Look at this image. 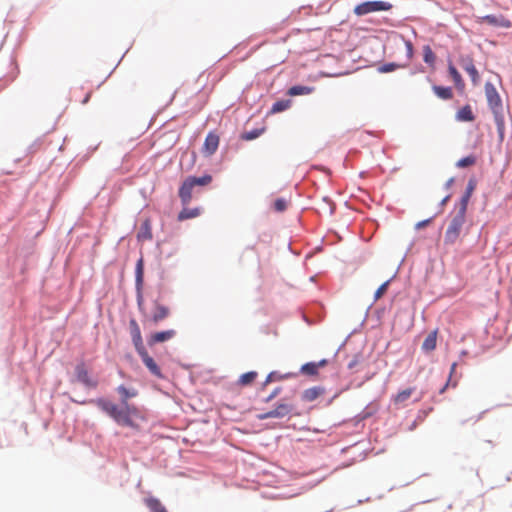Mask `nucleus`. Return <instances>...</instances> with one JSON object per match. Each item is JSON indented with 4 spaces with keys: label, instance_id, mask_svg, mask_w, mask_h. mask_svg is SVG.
Returning <instances> with one entry per match:
<instances>
[{
    "label": "nucleus",
    "instance_id": "f257e3e1",
    "mask_svg": "<svg viewBox=\"0 0 512 512\" xmlns=\"http://www.w3.org/2000/svg\"><path fill=\"white\" fill-rule=\"evenodd\" d=\"M108 414L118 425L128 426L139 430L136 420H145L140 410L134 405H123L122 408L104 398H98L90 401Z\"/></svg>",
    "mask_w": 512,
    "mask_h": 512
},
{
    "label": "nucleus",
    "instance_id": "f03ea898",
    "mask_svg": "<svg viewBox=\"0 0 512 512\" xmlns=\"http://www.w3.org/2000/svg\"><path fill=\"white\" fill-rule=\"evenodd\" d=\"M485 95L486 99L489 105V108L491 109L495 123L497 125V129L500 133L501 138L503 137L504 132V116H503V106H502V100L497 92L494 85L490 82H487L485 84Z\"/></svg>",
    "mask_w": 512,
    "mask_h": 512
},
{
    "label": "nucleus",
    "instance_id": "7ed1b4c3",
    "mask_svg": "<svg viewBox=\"0 0 512 512\" xmlns=\"http://www.w3.org/2000/svg\"><path fill=\"white\" fill-rule=\"evenodd\" d=\"M212 182V176L206 174L202 177L190 176L184 180L179 188V198L181 203L186 206L192 199V192L196 186H207Z\"/></svg>",
    "mask_w": 512,
    "mask_h": 512
},
{
    "label": "nucleus",
    "instance_id": "20e7f679",
    "mask_svg": "<svg viewBox=\"0 0 512 512\" xmlns=\"http://www.w3.org/2000/svg\"><path fill=\"white\" fill-rule=\"evenodd\" d=\"M138 306L140 311L143 314V324L149 325V326H156L161 321L165 320L170 315V309L169 307L161 304L158 301H154L153 303V309L150 313L145 312L142 308V299H138Z\"/></svg>",
    "mask_w": 512,
    "mask_h": 512
},
{
    "label": "nucleus",
    "instance_id": "39448f33",
    "mask_svg": "<svg viewBox=\"0 0 512 512\" xmlns=\"http://www.w3.org/2000/svg\"><path fill=\"white\" fill-rule=\"evenodd\" d=\"M466 222V213L462 211H456L451 216V220L447 226L445 235H444V243L452 245L456 243L459 239L461 232L463 230L464 224Z\"/></svg>",
    "mask_w": 512,
    "mask_h": 512
},
{
    "label": "nucleus",
    "instance_id": "423d86ee",
    "mask_svg": "<svg viewBox=\"0 0 512 512\" xmlns=\"http://www.w3.org/2000/svg\"><path fill=\"white\" fill-rule=\"evenodd\" d=\"M392 7V4L386 1H366L356 5L353 11L357 16H364L373 12L388 11Z\"/></svg>",
    "mask_w": 512,
    "mask_h": 512
},
{
    "label": "nucleus",
    "instance_id": "0eeeda50",
    "mask_svg": "<svg viewBox=\"0 0 512 512\" xmlns=\"http://www.w3.org/2000/svg\"><path fill=\"white\" fill-rule=\"evenodd\" d=\"M75 375L77 381L88 388H96L98 386V381L90 376L84 363L76 365Z\"/></svg>",
    "mask_w": 512,
    "mask_h": 512
},
{
    "label": "nucleus",
    "instance_id": "6e6552de",
    "mask_svg": "<svg viewBox=\"0 0 512 512\" xmlns=\"http://www.w3.org/2000/svg\"><path fill=\"white\" fill-rule=\"evenodd\" d=\"M137 353L139 354L144 365L150 371L151 374H153L154 376H156L158 378L163 377L160 367L157 365L155 360L148 354L146 349L141 350Z\"/></svg>",
    "mask_w": 512,
    "mask_h": 512
},
{
    "label": "nucleus",
    "instance_id": "1a4fd4ad",
    "mask_svg": "<svg viewBox=\"0 0 512 512\" xmlns=\"http://www.w3.org/2000/svg\"><path fill=\"white\" fill-rule=\"evenodd\" d=\"M461 67L468 73L471 78V81L474 85H478L480 81V76L478 70L476 69L472 58L470 57H462L460 60Z\"/></svg>",
    "mask_w": 512,
    "mask_h": 512
},
{
    "label": "nucleus",
    "instance_id": "9d476101",
    "mask_svg": "<svg viewBox=\"0 0 512 512\" xmlns=\"http://www.w3.org/2000/svg\"><path fill=\"white\" fill-rule=\"evenodd\" d=\"M177 332L174 329L165 331H159L151 334L147 340L149 346H153L157 343H162L171 340L176 336Z\"/></svg>",
    "mask_w": 512,
    "mask_h": 512
},
{
    "label": "nucleus",
    "instance_id": "9b49d317",
    "mask_svg": "<svg viewBox=\"0 0 512 512\" xmlns=\"http://www.w3.org/2000/svg\"><path fill=\"white\" fill-rule=\"evenodd\" d=\"M129 327H130L132 342L135 346L136 351L139 352L141 350H144L145 347L143 345V339H142L140 327H139L138 323L136 322V320L131 319L129 322Z\"/></svg>",
    "mask_w": 512,
    "mask_h": 512
},
{
    "label": "nucleus",
    "instance_id": "f8f14e48",
    "mask_svg": "<svg viewBox=\"0 0 512 512\" xmlns=\"http://www.w3.org/2000/svg\"><path fill=\"white\" fill-rule=\"evenodd\" d=\"M219 146V136L213 132L208 133V135L205 138L204 145H203V152L211 156L216 152Z\"/></svg>",
    "mask_w": 512,
    "mask_h": 512
},
{
    "label": "nucleus",
    "instance_id": "ddd939ff",
    "mask_svg": "<svg viewBox=\"0 0 512 512\" xmlns=\"http://www.w3.org/2000/svg\"><path fill=\"white\" fill-rule=\"evenodd\" d=\"M328 364L326 359H322L319 362H308L301 366V373L309 376H315L318 374L319 368L325 367Z\"/></svg>",
    "mask_w": 512,
    "mask_h": 512
},
{
    "label": "nucleus",
    "instance_id": "4468645a",
    "mask_svg": "<svg viewBox=\"0 0 512 512\" xmlns=\"http://www.w3.org/2000/svg\"><path fill=\"white\" fill-rule=\"evenodd\" d=\"M475 187H476V183H475V181L473 179H471L468 182V185L466 187L465 193L461 197V200H460V203H459V206H458V209H457L458 211H462V212L466 213L469 200H470V198L472 196V193L475 190Z\"/></svg>",
    "mask_w": 512,
    "mask_h": 512
},
{
    "label": "nucleus",
    "instance_id": "2eb2a0df",
    "mask_svg": "<svg viewBox=\"0 0 512 512\" xmlns=\"http://www.w3.org/2000/svg\"><path fill=\"white\" fill-rule=\"evenodd\" d=\"M325 393V389L321 386L308 388L302 393V400L305 402H313Z\"/></svg>",
    "mask_w": 512,
    "mask_h": 512
},
{
    "label": "nucleus",
    "instance_id": "dca6fc26",
    "mask_svg": "<svg viewBox=\"0 0 512 512\" xmlns=\"http://www.w3.org/2000/svg\"><path fill=\"white\" fill-rule=\"evenodd\" d=\"M437 334H438V331L433 330L432 332H430L427 335V337L425 338V340L423 341V344H422V349L425 352H431V351L435 350L436 343H437Z\"/></svg>",
    "mask_w": 512,
    "mask_h": 512
},
{
    "label": "nucleus",
    "instance_id": "f3484780",
    "mask_svg": "<svg viewBox=\"0 0 512 512\" xmlns=\"http://www.w3.org/2000/svg\"><path fill=\"white\" fill-rule=\"evenodd\" d=\"M138 240L145 241L152 239V230H151V222L149 219H146L139 229L137 234Z\"/></svg>",
    "mask_w": 512,
    "mask_h": 512
},
{
    "label": "nucleus",
    "instance_id": "a211bd4d",
    "mask_svg": "<svg viewBox=\"0 0 512 512\" xmlns=\"http://www.w3.org/2000/svg\"><path fill=\"white\" fill-rule=\"evenodd\" d=\"M414 392V388H407L400 392H398L395 396H393V403L395 406H402L412 395Z\"/></svg>",
    "mask_w": 512,
    "mask_h": 512
},
{
    "label": "nucleus",
    "instance_id": "6ab92c4d",
    "mask_svg": "<svg viewBox=\"0 0 512 512\" xmlns=\"http://www.w3.org/2000/svg\"><path fill=\"white\" fill-rule=\"evenodd\" d=\"M459 121L472 122L475 120L474 113L470 105L463 106L456 114Z\"/></svg>",
    "mask_w": 512,
    "mask_h": 512
},
{
    "label": "nucleus",
    "instance_id": "aec40b11",
    "mask_svg": "<svg viewBox=\"0 0 512 512\" xmlns=\"http://www.w3.org/2000/svg\"><path fill=\"white\" fill-rule=\"evenodd\" d=\"M201 214V208L195 207V208H183L180 213L178 214V220L184 221L187 219L196 218Z\"/></svg>",
    "mask_w": 512,
    "mask_h": 512
},
{
    "label": "nucleus",
    "instance_id": "412c9836",
    "mask_svg": "<svg viewBox=\"0 0 512 512\" xmlns=\"http://www.w3.org/2000/svg\"><path fill=\"white\" fill-rule=\"evenodd\" d=\"M117 391L118 393L120 394L121 396V401H122V404L123 405H129L127 403V400L130 399V398H133L135 396H137V391L135 389H128L126 388L125 386L123 385H120L118 388H117Z\"/></svg>",
    "mask_w": 512,
    "mask_h": 512
},
{
    "label": "nucleus",
    "instance_id": "4be33fe9",
    "mask_svg": "<svg viewBox=\"0 0 512 512\" xmlns=\"http://www.w3.org/2000/svg\"><path fill=\"white\" fill-rule=\"evenodd\" d=\"M145 503L152 512H168L157 498L149 497L145 500Z\"/></svg>",
    "mask_w": 512,
    "mask_h": 512
},
{
    "label": "nucleus",
    "instance_id": "5701e85b",
    "mask_svg": "<svg viewBox=\"0 0 512 512\" xmlns=\"http://www.w3.org/2000/svg\"><path fill=\"white\" fill-rule=\"evenodd\" d=\"M313 91H314L313 87L296 85V86H292L291 88H289L288 95H290V96L308 95V94H311Z\"/></svg>",
    "mask_w": 512,
    "mask_h": 512
},
{
    "label": "nucleus",
    "instance_id": "b1692460",
    "mask_svg": "<svg viewBox=\"0 0 512 512\" xmlns=\"http://www.w3.org/2000/svg\"><path fill=\"white\" fill-rule=\"evenodd\" d=\"M484 20L489 23V24H492L494 26H501V27H510L511 26V23L509 20H506L505 18L503 17H496L494 15H487L484 17Z\"/></svg>",
    "mask_w": 512,
    "mask_h": 512
},
{
    "label": "nucleus",
    "instance_id": "393cba45",
    "mask_svg": "<svg viewBox=\"0 0 512 512\" xmlns=\"http://www.w3.org/2000/svg\"><path fill=\"white\" fill-rule=\"evenodd\" d=\"M434 93L441 99L449 100L453 97V91L450 87L433 86Z\"/></svg>",
    "mask_w": 512,
    "mask_h": 512
},
{
    "label": "nucleus",
    "instance_id": "a878e982",
    "mask_svg": "<svg viewBox=\"0 0 512 512\" xmlns=\"http://www.w3.org/2000/svg\"><path fill=\"white\" fill-rule=\"evenodd\" d=\"M448 72H449L452 80L454 81L455 86L458 89H463L464 88L463 79H462L460 73L457 71V69L452 64H450L448 66Z\"/></svg>",
    "mask_w": 512,
    "mask_h": 512
},
{
    "label": "nucleus",
    "instance_id": "bb28decb",
    "mask_svg": "<svg viewBox=\"0 0 512 512\" xmlns=\"http://www.w3.org/2000/svg\"><path fill=\"white\" fill-rule=\"evenodd\" d=\"M257 376L258 374L256 371L246 372L239 377L238 384L241 386H248L256 380Z\"/></svg>",
    "mask_w": 512,
    "mask_h": 512
},
{
    "label": "nucleus",
    "instance_id": "cd10ccee",
    "mask_svg": "<svg viewBox=\"0 0 512 512\" xmlns=\"http://www.w3.org/2000/svg\"><path fill=\"white\" fill-rule=\"evenodd\" d=\"M273 410L277 418H283L292 411V406L288 403H279Z\"/></svg>",
    "mask_w": 512,
    "mask_h": 512
},
{
    "label": "nucleus",
    "instance_id": "c85d7f7f",
    "mask_svg": "<svg viewBox=\"0 0 512 512\" xmlns=\"http://www.w3.org/2000/svg\"><path fill=\"white\" fill-rule=\"evenodd\" d=\"M408 64H399V63H386L381 65L378 68V71L381 73H389L395 71L400 68H405Z\"/></svg>",
    "mask_w": 512,
    "mask_h": 512
},
{
    "label": "nucleus",
    "instance_id": "c756f323",
    "mask_svg": "<svg viewBox=\"0 0 512 512\" xmlns=\"http://www.w3.org/2000/svg\"><path fill=\"white\" fill-rule=\"evenodd\" d=\"M476 163V158L473 155L466 156L457 161L456 166L458 168H466L473 166Z\"/></svg>",
    "mask_w": 512,
    "mask_h": 512
},
{
    "label": "nucleus",
    "instance_id": "7c9ffc66",
    "mask_svg": "<svg viewBox=\"0 0 512 512\" xmlns=\"http://www.w3.org/2000/svg\"><path fill=\"white\" fill-rule=\"evenodd\" d=\"M289 106H290L289 100H280L273 104V106L271 108V112L272 113L282 112V111H285L286 109H288Z\"/></svg>",
    "mask_w": 512,
    "mask_h": 512
},
{
    "label": "nucleus",
    "instance_id": "2f4dec72",
    "mask_svg": "<svg viewBox=\"0 0 512 512\" xmlns=\"http://www.w3.org/2000/svg\"><path fill=\"white\" fill-rule=\"evenodd\" d=\"M456 367H457V363H456V362H454V363L451 365V367H450V375H449V379H448V381L446 382V384L444 385V387H443V388H441V390H440V393H441V394L445 392V390L447 389V387H448V386H450V385H451L452 387H456V386H457V381H456V380L452 382V376H453V374H454V373H455V371H456Z\"/></svg>",
    "mask_w": 512,
    "mask_h": 512
},
{
    "label": "nucleus",
    "instance_id": "473e14b6",
    "mask_svg": "<svg viewBox=\"0 0 512 512\" xmlns=\"http://www.w3.org/2000/svg\"><path fill=\"white\" fill-rule=\"evenodd\" d=\"M142 282H143V264H142V260L140 259L136 266V283H137L138 288L141 287Z\"/></svg>",
    "mask_w": 512,
    "mask_h": 512
},
{
    "label": "nucleus",
    "instance_id": "72a5a7b5",
    "mask_svg": "<svg viewBox=\"0 0 512 512\" xmlns=\"http://www.w3.org/2000/svg\"><path fill=\"white\" fill-rule=\"evenodd\" d=\"M423 59L428 64H433L435 61V54L429 46L424 47Z\"/></svg>",
    "mask_w": 512,
    "mask_h": 512
},
{
    "label": "nucleus",
    "instance_id": "f704fd0d",
    "mask_svg": "<svg viewBox=\"0 0 512 512\" xmlns=\"http://www.w3.org/2000/svg\"><path fill=\"white\" fill-rule=\"evenodd\" d=\"M274 210L277 212H283L287 208V201L283 198L276 199L273 204Z\"/></svg>",
    "mask_w": 512,
    "mask_h": 512
},
{
    "label": "nucleus",
    "instance_id": "c9c22d12",
    "mask_svg": "<svg viewBox=\"0 0 512 512\" xmlns=\"http://www.w3.org/2000/svg\"><path fill=\"white\" fill-rule=\"evenodd\" d=\"M390 281L384 282L375 292L374 299H380L387 291Z\"/></svg>",
    "mask_w": 512,
    "mask_h": 512
},
{
    "label": "nucleus",
    "instance_id": "e433bc0d",
    "mask_svg": "<svg viewBox=\"0 0 512 512\" xmlns=\"http://www.w3.org/2000/svg\"><path fill=\"white\" fill-rule=\"evenodd\" d=\"M262 133V130H258V129H255V130H252L250 132H246L245 134H243L242 138L244 140H253V139H256L257 137H259Z\"/></svg>",
    "mask_w": 512,
    "mask_h": 512
},
{
    "label": "nucleus",
    "instance_id": "4c0bfd02",
    "mask_svg": "<svg viewBox=\"0 0 512 512\" xmlns=\"http://www.w3.org/2000/svg\"><path fill=\"white\" fill-rule=\"evenodd\" d=\"M405 46H406L407 57H408V60L410 61L413 57V45L410 41H406Z\"/></svg>",
    "mask_w": 512,
    "mask_h": 512
},
{
    "label": "nucleus",
    "instance_id": "58836bf2",
    "mask_svg": "<svg viewBox=\"0 0 512 512\" xmlns=\"http://www.w3.org/2000/svg\"><path fill=\"white\" fill-rule=\"evenodd\" d=\"M258 418H259L260 420H265V419H269V418H277V417H276V414H275L274 410H271V411H268V412H266V413L260 414V415L258 416Z\"/></svg>",
    "mask_w": 512,
    "mask_h": 512
},
{
    "label": "nucleus",
    "instance_id": "ea45409f",
    "mask_svg": "<svg viewBox=\"0 0 512 512\" xmlns=\"http://www.w3.org/2000/svg\"><path fill=\"white\" fill-rule=\"evenodd\" d=\"M431 220L432 219L430 218V219H426V220L416 223L415 229L420 230V229L426 227L431 222Z\"/></svg>",
    "mask_w": 512,
    "mask_h": 512
},
{
    "label": "nucleus",
    "instance_id": "a19ab883",
    "mask_svg": "<svg viewBox=\"0 0 512 512\" xmlns=\"http://www.w3.org/2000/svg\"><path fill=\"white\" fill-rule=\"evenodd\" d=\"M280 388H276L266 399H265V402H270L273 398H275L279 392H280Z\"/></svg>",
    "mask_w": 512,
    "mask_h": 512
},
{
    "label": "nucleus",
    "instance_id": "79ce46f5",
    "mask_svg": "<svg viewBox=\"0 0 512 512\" xmlns=\"http://www.w3.org/2000/svg\"><path fill=\"white\" fill-rule=\"evenodd\" d=\"M90 97H91V92H88L86 94L85 98L82 100V103L86 104L89 101Z\"/></svg>",
    "mask_w": 512,
    "mask_h": 512
},
{
    "label": "nucleus",
    "instance_id": "37998d69",
    "mask_svg": "<svg viewBox=\"0 0 512 512\" xmlns=\"http://www.w3.org/2000/svg\"><path fill=\"white\" fill-rule=\"evenodd\" d=\"M449 198H450V196H449V195H448V196H446V197L442 200L441 204H442V205H445V204L447 203V201L449 200Z\"/></svg>",
    "mask_w": 512,
    "mask_h": 512
},
{
    "label": "nucleus",
    "instance_id": "c03bdc74",
    "mask_svg": "<svg viewBox=\"0 0 512 512\" xmlns=\"http://www.w3.org/2000/svg\"><path fill=\"white\" fill-rule=\"evenodd\" d=\"M271 381V375H269L265 381V384L269 383Z\"/></svg>",
    "mask_w": 512,
    "mask_h": 512
},
{
    "label": "nucleus",
    "instance_id": "a18cd8bd",
    "mask_svg": "<svg viewBox=\"0 0 512 512\" xmlns=\"http://www.w3.org/2000/svg\"><path fill=\"white\" fill-rule=\"evenodd\" d=\"M354 365H355V362H351V363H349L348 366H349V368H352Z\"/></svg>",
    "mask_w": 512,
    "mask_h": 512
},
{
    "label": "nucleus",
    "instance_id": "49530a36",
    "mask_svg": "<svg viewBox=\"0 0 512 512\" xmlns=\"http://www.w3.org/2000/svg\"><path fill=\"white\" fill-rule=\"evenodd\" d=\"M452 182H453V179H450V180L448 181L447 185H448V186H450Z\"/></svg>",
    "mask_w": 512,
    "mask_h": 512
}]
</instances>
